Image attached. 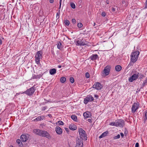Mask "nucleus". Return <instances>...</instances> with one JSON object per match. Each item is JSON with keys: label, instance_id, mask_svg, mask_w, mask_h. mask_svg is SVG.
<instances>
[{"label": "nucleus", "instance_id": "423d86ee", "mask_svg": "<svg viewBox=\"0 0 147 147\" xmlns=\"http://www.w3.org/2000/svg\"><path fill=\"white\" fill-rule=\"evenodd\" d=\"M88 44V42L85 39H80L77 41V45H84Z\"/></svg>", "mask_w": 147, "mask_h": 147}, {"label": "nucleus", "instance_id": "ddd939ff", "mask_svg": "<svg viewBox=\"0 0 147 147\" xmlns=\"http://www.w3.org/2000/svg\"><path fill=\"white\" fill-rule=\"evenodd\" d=\"M83 146V141L78 139L76 141V145L75 147H82Z\"/></svg>", "mask_w": 147, "mask_h": 147}, {"label": "nucleus", "instance_id": "bb28decb", "mask_svg": "<svg viewBox=\"0 0 147 147\" xmlns=\"http://www.w3.org/2000/svg\"><path fill=\"white\" fill-rule=\"evenodd\" d=\"M71 118L74 121H77V116L76 115H72L71 116Z\"/></svg>", "mask_w": 147, "mask_h": 147}, {"label": "nucleus", "instance_id": "6e6d98bb", "mask_svg": "<svg viewBox=\"0 0 147 147\" xmlns=\"http://www.w3.org/2000/svg\"><path fill=\"white\" fill-rule=\"evenodd\" d=\"M106 3L107 4H109V1L108 0H107L106 1Z\"/></svg>", "mask_w": 147, "mask_h": 147}, {"label": "nucleus", "instance_id": "9d476101", "mask_svg": "<svg viewBox=\"0 0 147 147\" xmlns=\"http://www.w3.org/2000/svg\"><path fill=\"white\" fill-rule=\"evenodd\" d=\"M102 87V86L100 83L98 82L95 83L92 86L93 88H95L98 90H100Z\"/></svg>", "mask_w": 147, "mask_h": 147}, {"label": "nucleus", "instance_id": "4d7b16f0", "mask_svg": "<svg viewBox=\"0 0 147 147\" xmlns=\"http://www.w3.org/2000/svg\"><path fill=\"white\" fill-rule=\"evenodd\" d=\"M62 1V0H60V1H59V4H61Z\"/></svg>", "mask_w": 147, "mask_h": 147}, {"label": "nucleus", "instance_id": "09e8293b", "mask_svg": "<svg viewBox=\"0 0 147 147\" xmlns=\"http://www.w3.org/2000/svg\"><path fill=\"white\" fill-rule=\"evenodd\" d=\"M115 8L113 7H112V11L114 12L115 11Z\"/></svg>", "mask_w": 147, "mask_h": 147}, {"label": "nucleus", "instance_id": "473e14b6", "mask_svg": "<svg viewBox=\"0 0 147 147\" xmlns=\"http://www.w3.org/2000/svg\"><path fill=\"white\" fill-rule=\"evenodd\" d=\"M120 138V135L119 134L117 135V136H116L113 137V138L114 139H119Z\"/></svg>", "mask_w": 147, "mask_h": 147}, {"label": "nucleus", "instance_id": "5701e85b", "mask_svg": "<svg viewBox=\"0 0 147 147\" xmlns=\"http://www.w3.org/2000/svg\"><path fill=\"white\" fill-rule=\"evenodd\" d=\"M147 85V77L146 78V79L144 80V81L143 82V83L142 84V86L141 88H143L144 87Z\"/></svg>", "mask_w": 147, "mask_h": 147}, {"label": "nucleus", "instance_id": "13d9d810", "mask_svg": "<svg viewBox=\"0 0 147 147\" xmlns=\"http://www.w3.org/2000/svg\"><path fill=\"white\" fill-rule=\"evenodd\" d=\"M95 97L98 98V96L97 95H94Z\"/></svg>", "mask_w": 147, "mask_h": 147}, {"label": "nucleus", "instance_id": "20e7f679", "mask_svg": "<svg viewBox=\"0 0 147 147\" xmlns=\"http://www.w3.org/2000/svg\"><path fill=\"white\" fill-rule=\"evenodd\" d=\"M35 87H32L24 92V93H25L28 95L30 96L32 95L35 91Z\"/></svg>", "mask_w": 147, "mask_h": 147}, {"label": "nucleus", "instance_id": "6e6552de", "mask_svg": "<svg viewBox=\"0 0 147 147\" xmlns=\"http://www.w3.org/2000/svg\"><path fill=\"white\" fill-rule=\"evenodd\" d=\"M111 67L110 66H106L102 74L105 75V76H107L109 74L110 72Z\"/></svg>", "mask_w": 147, "mask_h": 147}, {"label": "nucleus", "instance_id": "412c9836", "mask_svg": "<svg viewBox=\"0 0 147 147\" xmlns=\"http://www.w3.org/2000/svg\"><path fill=\"white\" fill-rule=\"evenodd\" d=\"M122 69L120 65H117L115 67V70L117 71H119L121 70Z\"/></svg>", "mask_w": 147, "mask_h": 147}, {"label": "nucleus", "instance_id": "cd10ccee", "mask_svg": "<svg viewBox=\"0 0 147 147\" xmlns=\"http://www.w3.org/2000/svg\"><path fill=\"white\" fill-rule=\"evenodd\" d=\"M64 23L67 26H69V22L67 20H65Z\"/></svg>", "mask_w": 147, "mask_h": 147}, {"label": "nucleus", "instance_id": "052dcab7", "mask_svg": "<svg viewBox=\"0 0 147 147\" xmlns=\"http://www.w3.org/2000/svg\"><path fill=\"white\" fill-rule=\"evenodd\" d=\"M61 4H59V9H60L61 8Z\"/></svg>", "mask_w": 147, "mask_h": 147}, {"label": "nucleus", "instance_id": "680f3d73", "mask_svg": "<svg viewBox=\"0 0 147 147\" xmlns=\"http://www.w3.org/2000/svg\"><path fill=\"white\" fill-rule=\"evenodd\" d=\"M95 24H96L95 22H93V26H94L95 25Z\"/></svg>", "mask_w": 147, "mask_h": 147}, {"label": "nucleus", "instance_id": "1a4fd4ad", "mask_svg": "<svg viewBox=\"0 0 147 147\" xmlns=\"http://www.w3.org/2000/svg\"><path fill=\"white\" fill-rule=\"evenodd\" d=\"M139 104L138 103H134L131 108V112L134 113L136 111L138 108Z\"/></svg>", "mask_w": 147, "mask_h": 147}, {"label": "nucleus", "instance_id": "aec40b11", "mask_svg": "<svg viewBox=\"0 0 147 147\" xmlns=\"http://www.w3.org/2000/svg\"><path fill=\"white\" fill-rule=\"evenodd\" d=\"M109 132L108 131H106L104 132H103L102 134L99 136V138H101L103 137H104L106 136L108 134Z\"/></svg>", "mask_w": 147, "mask_h": 147}, {"label": "nucleus", "instance_id": "58836bf2", "mask_svg": "<svg viewBox=\"0 0 147 147\" xmlns=\"http://www.w3.org/2000/svg\"><path fill=\"white\" fill-rule=\"evenodd\" d=\"M36 120L37 121L41 120L40 117L39 116V117H37L35 119H34V120Z\"/></svg>", "mask_w": 147, "mask_h": 147}, {"label": "nucleus", "instance_id": "ea45409f", "mask_svg": "<svg viewBox=\"0 0 147 147\" xmlns=\"http://www.w3.org/2000/svg\"><path fill=\"white\" fill-rule=\"evenodd\" d=\"M72 22L73 24H75L76 23V20L75 19H73L72 20Z\"/></svg>", "mask_w": 147, "mask_h": 147}, {"label": "nucleus", "instance_id": "49530a36", "mask_svg": "<svg viewBox=\"0 0 147 147\" xmlns=\"http://www.w3.org/2000/svg\"><path fill=\"white\" fill-rule=\"evenodd\" d=\"M145 8H147V0H146L145 2Z\"/></svg>", "mask_w": 147, "mask_h": 147}, {"label": "nucleus", "instance_id": "f03ea898", "mask_svg": "<svg viewBox=\"0 0 147 147\" xmlns=\"http://www.w3.org/2000/svg\"><path fill=\"white\" fill-rule=\"evenodd\" d=\"M79 133L80 137L82 140L84 139L86 140H87V135L84 130L82 128H80L79 129Z\"/></svg>", "mask_w": 147, "mask_h": 147}, {"label": "nucleus", "instance_id": "8fccbe9b", "mask_svg": "<svg viewBox=\"0 0 147 147\" xmlns=\"http://www.w3.org/2000/svg\"><path fill=\"white\" fill-rule=\"evenodd\" d=\"M88 121L90 123H91L92 122V120L90 119H88Z\"/></svg>", "mask_w": 147, "mask_h": 147}, {"label": "nucleus", "instance_id": "f8f14e48", "mask_svg": "<svg viewBox=\"0 0 147 147\" xmlns=\"http://www.w3.org/2000/svg\"><path fill=\"white\" fill-rule=\"evenodd\" d=\"M94 100V98L92 96H88L86 98L84 99V103L85 104H86L88 102L93 101Z\"/></svg>", "mask_w": 147, "mask_h": 147}, {"label": "nucleus", "instance_id": "7c9ffc66", "mask_svg": "<svg viewBox=\"0 0 147 147\" xmlns=\"http://www.w3.org/2000/svg\"><path fill=\"white\" fill-rule=\"evenodd\" d=\"M57 123H58L59 125H63V123L61 121H58Z\"/></svg>", "mask_w": 147, "mask_h": 147}, {"label": "nucleus", "instance_id": "6ab92c4d", "mask_svg": "<svg viewBox=\"0 0 147 147\" xmlns=\"http://www.w3.org/2000/svg\"><path fill=\"white\" fill-rule=\"evenodd\" d=\"M69 128L71 130H76L77 129L76 126L74 124H71L69 126Z\"/></svg>", "mask_w": 147, "mask_h": 147}, {"label": "nucleus", "instance_id": "4468645a", "mask_svg": "<svg viewBox=\"0 0 147 147\" xmlns=\"http://www.w3.org/2000/svg\"><path fill=\"white\" fill-rule=\"evenodd\" d=\"M28 134L27 135H22L21 136V139L22 142H26V141L27 140H28Z\"/></svg>", "mask_w": 147, "mask_h": 147}, {"label": "nucleus", "instance_id": "4c0bfd02", "mask_svg": "<svg viewBox=\"0 0 147 147\" xmlns=\"http://www.w3.org/2000/svg\"><path fill=\"white\" fill-rule=\"evenodd\" d=\"M16 142L18 144H20L21 142L20 139H18L16 140Z\"/></svg>", "mask_w": 147, "mask_h": 147}, {"label": "nucleus", "instance_id": "f257e3e1", "mask_svg": "<svg viewBox=\"0 0 147 147\" xmlns=\"http://www.w3.org/2000/svg\"><path fill=\"white\" fill-rule=\"evenodd\" d=\"M140 52L139 51L133 52L131 56V61L128 64L127 67L131 66V62L134 63L137 60Z\"/></svg>", "mask_w": 147, "mask_h": 147}, {"label": "nucleus", "instance_id": "0e129e2a", "mask_svg": "<svg viewBox=\"0 0 147 147\" xmlns=\"http://www.w3.org/2000/svg\"><path fill=\"white\" fill-rule=\"evenodd\" d=\"M9 147H13V146H10Z\"/></svg>", "mask_w": 147, "mask_h": 147}, {"label": "nucleus", "instance_id": "603ef678", "mask_svg": "<svg viewBox=\"0 0 147 147\" xmlns=\"http://www.w3.org/2000/svg\"><path fill=\"white\" fill-rule=\"evenodd\" d=\"M50 3H53L54 2V0H49V1Z\"/></svg>", "mask_w": 147, "mask_h": 147}, {"label": "nucleus", "instance_id": "e433bc0d", "mask_svg": "<svg viewBox=\"0 0 147 147\" xmlns=\"http://www.w3.org/2000/svg\"><path fill=\"white\" fill-rule=\"evenodd\" d=\"M86 77L87 78H89L90 75L88 72H86Z\"/></svg>", "mask_w": 147, "mask_h": 147}, {"label": "nucleus", "instance_id": "e2e57ef3", "mask_svg": "<svg viewBox=\"0 0 147 147\" xmlns=\"http://www.w3.org/2000/svg\"><path fill=\"white\" fill-rule=\"evenodd\" d=\"M40 117V119H41V120H42V118H41V117Z\"/></svg>", "mask_w": 147, "mask_h": 147}, {"label": "nucleus", "instance_id": "2eb2a0df", "mask_svg": "<svg viewBox=\"0 0 147 147\" xmlns=\"http://www.w3.org/2000/svg\"><path fill=\"white\" fill-rule=\"evenodd\" d=\"M56 131L57 134H61L62 132V130L58 126H57L56 127Z\"/></svg>", "mask_w": 147, "mask_h": 147}, {"label": "nucleus", "instance_id": "c03bdc74", "mask_svg": "<svg viewBox=\"0 0 147 147\" xmlns=\"http://www.w3.org/2000/svg\"><path fill=\"white\" fill-rule=\"evenodd\" d=\"M41 76H42V75L41 76V75H38L36 76L37 77H36V78H40L41 77Z\"/></svg>", "mask_w": 147, "mask_h": 147}, {"label": "nucleus", "instance_id": "c756f323", "mask_svg": "<svg viewBox=\"0 0 147 147\" xmlns=\"http://www.w3.org/2000/svg\"><path fill=\"white\" fill-rule=\"evenodd\" d=\"M109 125H111V126H116V121L115 122H113L109 124Z\"/></svg>", "mask_w": 147, "mask_h": 147}, {"label": "nucleus", "instance_id": "de8ad7c7", "mask_svg": "<svg viewBox=\"0 0 147 147\" xmlns=\"http://www.w3.org/2000/svg\"><path fill=\"white\" fill-rule=\"evenodd\" d=\"M64 129L67 132H69V129L68 128H67L66 127H65Z\"/></svg>", "mask_w": 147, "mask_h": 147}, {"label": "nucleus", "instance_id": "4be33fe9", "mask_svg": "<svg viewBox=\"0 0 147 147\" xmlns=\"http://www.w3.org/2000/svg\"><path fill=\"white\" fill-rule=\"evenodd\" d=\"M56 70L55 69H53L50 70L49 72L51 75H53L56 73Z\"/></svg>", "mask_w": 147, "mask_h": 147}, {"label": "nucleus", "instance_id": "bf43d9fd", "mask_svg": "<svg viewBox=\"0 0 147 147\" xmlns=\"http://www.w3.org/2000/svg\"><path fill=\"white\" fill-rule=\"evenodd\" d=\"M58 67L59 68H61V66L60 65H59L58 66Z\"/></svg>", "mask_w": 147, "mask_h": 147}, {"label": "nucleus", "instance_id": "72a5a7b5", "mask_svg": "<svg viewBox=\"0 0 147 147\" xmlns=\"http://www.w3.org/2000/svg\"><path fill=\"white\" fill-rule=\"evenodd\" d=\"M77 26H78L79 28H81L82 26L83 25H82V24L81 23H78V24Z\"/></svg>", "mask_w": 147, "mask_h": 147}, {"label": "nucleus", "instance_id": "c85d7f7f", "mask_svg": "<svg viewBox=\"0 0 147 147\" xmlns=\"http://www.w3.org/2000/svg\"><path fill=\"white\" fill-rule=\"evenodd\" d=\"M70 5L71 7L73 9H75L76 8L75 5L73 3H71Z\"/></svg>", "mask_w": 147, "mask_h": 147}, {"label": "nucleus", "instance_id": "b1692460", "mask_svg": "<svg viewBox=\"0 0 147 147\" xmlns=\"http://www.w3.org/2000/svg\"><path fill=\"white\" fill-rule=\"evenodd\" d=\"M144 113H145V114L144 117V122H145L146 120H147V110L145 111Z\"/></svg>", "mask_w": 147, "mask_h": 147}, {"label": "nucleus", "instance_id": "39448f33", "mask_svg": "<svg viewBox=\"0 0 147 147\" xmlns=\"http://www.w3.org/2000/svg\"><path fill=\"white\" fill-rule=\"evenodd\" d=\"M138 73L133 74L132 76L129 79V81L130 82H132L134 80H136L139 77Z\"/></svg>", "mask_w": 147, "mask_h": 147}, {"label": "nucleus", "instance_id": "c9c22d12", "mask_svg": "<svg viewBox=\"0 0 147 147\" xmlns=\"http://www.w3.org/2000/svg\"><path fill=\"white\" fill-rule=\"evenodd\" d=\"M139 78L140 79H142L144 77V76L142 74H140L139 75Z\"/></svg>", "mask_w": 147, "mask_h": 147}, {"label": "nucleus", "instance_id": "a18cd8bd", "mask_svg": "<svg viewBox=\"0 0 147 147\" xmlns=\"http://www.w3.org/2000/svg\"><path fill=\"white\" fill-rule=\"evenodd\" d=\"M139 144L138 142L136 143V144L135 145V147H139Z\"/></svg>", "mask_w": 147, "mask_h": 147}, {"label": "nucleus", "instance_id": "a211bd4d", "mask_svg": "<svg viewBox=\"0 0 147 147\" xmlns=\"http://www.w3.org/2000/svg\"><path fill=\"white\" fill-rule=\"evenodd\" d=\"M34 131L36 134L41 136L42 134V130L38 129H34Z\"/></svg>", "mask_w": 147, "mask_h": 147}, {"label": "nucleus", "instance_id": "a19ab883", "mask_svg": "<svg viewBox=\"0 0 147 147\" xmlns=\"http://www.w3.org/2000/svg\"><path fill=\"white\" fill-rule=\"evenodd\" d=\"M102 16L103 17H105L106 15L105 13V12H102L101 14Z\"/></svg>", "mask_w": 147, "mask_h": 147}, {"label": "nucleus", "instance_id": "3c124183", "mask_svg": "<svg viewBox=\"0 0 147 147\" xmlns=\"http://www.w3.org/2000/svg\"><path fill=\"white\" fill-rule=\"evenodd\" d=\"M120 135H121V137L123 138V137L124 136L123 134L122 133H121Z\"/></svg>", "mask_w": 147, "mask_h": 147}, {"label": "nucleus", "instance_id": "7ed1b4c3", "mask_svg": "<svg viewBox=\"0 0 147 147\" xmlns=\"http://www.w3.org/2000/svg\"><path fill=\"white\" fill-rule=\"evenodd\" d=\"M42 52L41 51H38L36 53L35 56V61L37 64L40 63V59L42 58Z\"/></svg>", "mask_w": 147, "mask_h": 147}, {"label": "nucleus", "instance_id": "f3484780", "mask_svg": "<svg viewBox=\"0 0 147 147\" xmlns=\"http://www.w3.org/2000/svg\"><path fill=\"white\" fill-rule=\"evenodd\" d=\"M83 116L86 118H89L91 116V113L89 111L86 112L84 113Z\"/></svg>", "mask_w": 147, "mask_h": 147}, {"label": "nucleus", "instance_id": "2f4dec72", "mask_svg": "<svg viewBox=\"0 0 147 147\" xmlns=\"http://www.w3.org/2000/svg\"><path fill=\"white\" fill-rule=\"evenodd\" d=\"M70 81L72 83H73L74 82V79L72 77H71L70 78Z\"/></svg>", "mask_w": 147, "mask_h": 147}, {"label": "nucleus", "instance_id": "dca6fc26", "mask_svg": "<svg viewBox=\"0 0 147 147\" xmlns=\"http://www.w3.org/2000/svg\"><path fill=\"white\" fill-rule=\"evenodd\" d=\"M98 58V56L97 54H92L90 57V59L92 61L96 60Z\"/></svg>", "mask_w": 147, "mask_h": 147}, {"label": "nucleus", "instance_id": "f704fd0d", "mask_svg": "<svg viewBox=\"0 0 147 147\" xmlns=\"http://www.w3.org/2000/svg\"><path fill=\"white\" fill-rule=\"evenodd\" d=\"M60 14V10H59V12L57 13L56 15V18H57V19H58L59 18Z\"/></svg>", "mask_w": 147, "mask_h": 147}, {"label": "nucleus", "instance_id": "0eeeda50", "mask_svg": "<svg viewBox=\"0 0 147 147\" xmlns=\"http://www.w3.org/2000/svg\"><path fill=\"white\" fill-rule=\"evenodd\" d=\"M116 126L123 127L124 125V121L122 119H118L116 121Z\"/></svg>", "mask_w": 147, "mask_h": 147}, {"label": "nucleus", "instance_id": "393cba45", "mask_svg": "<svg viewBox=\"0 0 147 147\" xmlns=\"http://www.w3.org/2000/svg\"><path fill=\"white\" fill-rule=\"evenodd\" d=\"M57 47L58 49H61V48H62V44L61 42H58L57 45Z\"/></svg>", "mask_w": 147, "mask_h": 147}, {"label": "nucleus", "instance_id": "79ce46f5", "mask_svg": "<svg viewBox=\"0 0 147 147\" xmlns=\"http://www.w3.org/2000/svg\"><path fill=\"white\" fill-rule=\"evenodd\" d=\"M47 107L46 106L42 108V111H45Z\"/></svg>", "mask_w": 147, "mask_h": 147}, {"label": "nucleus", "instance_id": "a878e982", "mask_svg": "<svg viewBox=\"0 0 147 147\" xmlns=\"http://www.w3.org/2000/svg\"><path fill=\"white\" fill-rule=\"evenodd\" d=\"M66 80V79L64 77H62L60 79V82L62 83L65 82Z\"/></svg>", "mask_w": 147, "mask_h": 147}, {"label": "nucleus", "instance_id": "864d4df0", "mask_svg": "<svg viewBox=\"0 0 147 147\" xmlns=\"http://www.w3.org/2000/svg\"><path fill=\"white\" fill-rule=\"evenodd\" d=\"M140 89H141V88H140V89H137V90L136 91V92H140Z\"/></svg>", "mask_w": 147, "mask_h": 147}, {"label": "nucleus", "instance_id": "37998d69", "mask_svg": "<svg viewBox=\"0 0 147 147\" xmlns=\"http://www.w3.org/2000/svg\"><path fill=\"white\" fill-rule=\"evenodd\" d=\"M20 147H22L23 146V144L22 142H21L20 144H19Z\"/></svg>", "mask_w": 147, "mask_h": 147}, {"label": "nucleus", "instance_id": "5fc2aeb1", "mask_svg": "<svg viewBox=\"0 0 147 147\" xmlns=\"http://www.w3.org/2000/svg\"><path fill=\"white\" fill-rule=\"evenodd\" d=\"M47 115L50 118H51L52 117V115L51 114H49Z\"/></svg>", "mask_w": 147, "mask_h": 147}, {"label": "nucleus", "instance_id": "9b49d317", "mask_svg": "<svg viewBox=\"0 0 147 147\" xmlns=\"http://www.w3.org/2000/svg\"><path fill=\"white\" fill-rule=\"evenodd\" d=\"M42 134L41 136L46 137L48 139H50L51 138V137L50 135L47 131L42 130Z\"/></svg>", "mask_w": 147, "mask_h": 147}]
</instances>
